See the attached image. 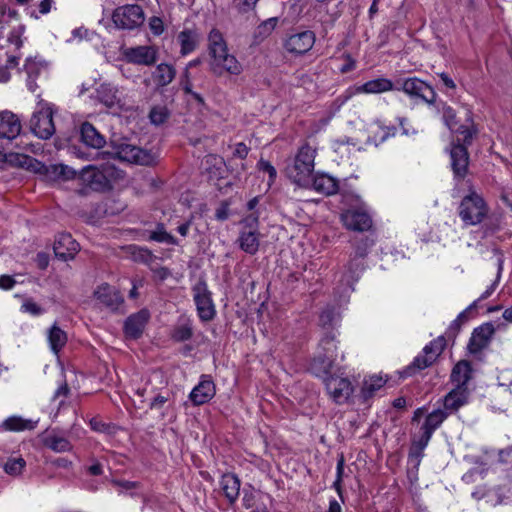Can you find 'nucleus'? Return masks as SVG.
Segmentation results:
<instances>
[{"label": "nucleus", "instance_id": "obj_63", "mask_svg": "<svg viewBox=\"0 0 512 512\" xmlns=\"http://www.w3.org/2000/svg\"><path fill=\"white\" fill-rule=\"evenodd\" d=\"M248 152H249V148L242 142L236 144V147H235V151H234V155L241 158V159H244L247 157L248 155Z\"/></svg>", "mask_w": 512, "mask_h": 512}, {"label": "nucleus", "instance_id": "obj_18", "mask_svg": "<svg viewBox=\"0 0 512 512\" xmlns=\"http://www.w3.org/2000/svg\"><path fill=\"white\" fill-rule=\"evenodd\" d=\"M150 313L147 309H142L137 313L130 315L124 324V332L126 337L131 339H138L148 323Z\"/></svg>", "mask_w": 512, "mask_h": 512}, {"label": "nucleus", "instance_id": "obj_60", "mask_svg": "<svg viewBox=\"0 0 512 512\" xmlns=\"http://www.w3.org/2000/svg\"><path fill=\"white\" fill-rule=\"evenodd\" d=\"M277 18H270L259 26L260 33L269 34L276 26Z\"/></svg>", "mask_w": 512, "mask_h": 512}, {"label": "nucleus", "instance_id": "obj_31", "mask_svg": "<svg viewBox=\"0 0 512 512\" xmlns=\"http://www.w3.org/2000/svg\"><path fill=\"white\" fill-rule=\"evenodd\" d=\"M176 76V69L174 66L161 63L156 66L152 73V79L157 87H165L169 85Z\"/></svg>", "mask_w": 512, "mask_h": 512}, {"label": "nucleus", "instance_id": "obj_1", "mask_svg": "<svg viewBox=\"0 0 512 512\" xmlns=\"http://www.w3.org/2000/svg\"><path fill=\"white\" fill-rule=\"evenodd\" d=\"M208 50L211 70L216 75H223L225 72L239 75L242 72V65L234 55L228 53L223 35L217 29H212L209 33Z\"/></svg>", "mask_w": 512, "mask_h": 512}, {"label": "nucleus", "instance_id": "obj_16", "mask_svg": "<svg viewBox=\"0 0 512 512\" xmlns=\"http://www.w3.org/2000/svg\"><path fill=\"white\" fill-rule=\"evenodd\" d=\"M215 393L216 387L211 377L202 375L199 383L190 392L189 399L194 405L200 406L209 402Z\"/></svg>", "mask_w": 512, "mask_h": 512}, {"label": "nucleus", "instance_id": "obj_49", "mask_svg": "<svg viewBox=\"0 0 512 512\" xmlns=\"http://www.w3.org/2000/svg\"><path fill=\"white\" fill-rule=\"evenodd\" d=\"M257 168L259 171L265 172L269 175L268 186L270 187L277 177V171L275 167L269 161L261 158L257 163Z\"/></svg>", "mask_w": 512, "mask_h": 512}, {"label": "nucleus", "instance_id": "obj_35", "mask_svg": "<svg viewBox=\"0 0 512 512\" xmlns=\"http://www.w3.org/2000/svg\"><path fill=\"white\" fill-rule=\"evenodd\" d=\"M27 72V86L31 92H35L37 88L36 78L45 71V65L36 59L28 58L25 63Z\"/></svg>", "mask_w": 512, "mask_h": 512}, {"label": "nucleus", "instance_id": "obj_25", "mask_svg": "<svg viewBox=\"0 0 512 512\" xmlns=\"http://www.w3.org/2000/svg\"><path fill=\"white\" fill-rule=\"evenodd\" d=\"M368 141L374 145H379L392 137L396 133L395 127L386 126L380 121L371 123L368 128Z\"/></svg>", "mask_w": 512, "mask_h": 512}, {"label": "nucleus", "instance_id": "obj_8", "mask_svg": "<svg viewBox=\"0 0 512 512\" xmlns=\"http://www.w3.org/2000/svg\"><path fill=\"white\" fill-rule=\"evenodd\" d=\"M192 293L199 318L204 322L212 320L216 314V310L206 282L202 280L198 281L193 286Z\"/></svg>", "mask_w": 512, "mask_h": 512}, {"label": "nucleus", "instance_id": "obj_23", "mask_svg": "<svg viewBox=\"0 0 512 512\" xmlns=\"http://www.w3.org/2000/svg\"><path fill=\"white\" fill-rule=\"evenodd\" d=\"M39 172L43 175L44 180L52 183L59 180H68L74 177L75 172L68 166L62 164H52L49 166L41 165Z\"/></svg>", "mask_w": 512, "mask_h": 512}, {"label": "nucleus", "instance_id": "obj_9", "mask_svg": "<svg viewBox=\"0 0 512 512\" xmlns=\"http://www.w3.org/2000/svg\"><path fill=\"white\" fill-rule=\"evenodd\" d=\"M112 20L117 28L131 30L143 24L144 12L139 5H124L114 10Z\"/></svg>", "mask_w": 512, "mask_h": 512}, {"label": "nucleus", "instance_id": "obj_7", "mask_svg": "<svg viewBox=\"0 0 512 512\" xmlns=\"http://www.w3.org/2000/svg\"><path fill=\"white\" fill-rule=\"evenodd\" d=\"M348 227L352 228V243L355 247V257L351 259L347 266L348 273L352 275L356 273L359 269H362V262L360 259H363L366 256L368 249L374 243V239L365 234V231H368L369 229H364L363 226ZM371 227L372 226H367V228Z\"/></svg>", "mask_w": 512, "mask_h": 512}, {"label": "nucleus", "instance_id": "obj_64", "mask_svg": "<svg viewBox=\"0 0 512 512\" xmlns=\"http://www.w3.org/2000/svg\"><path fill=\"white\" fill-rule=\"evenodd\" d=\"M36 263L40 269H46L49 264V258L45 253H38L36 256Z\"/></svg>", "mask_w": 512, "mask_h": 512}, {"label": "nucleus", "instance_id": "obj_28", "mask_svg": "<svg viewBox=\"0 0 512 512\" xmlns=\"http://www.w3.org/2000/svg\"><path fill=\"white\" fill-rule=\"evenodd\" d=\"M80 134L82 142L91 148L100 149L106 143L104 136L89 122H84L81 125Z\"/></svg>", "mask_w": 512, "mask_h": 512}, {"label": "nucleus", "instance_id": "obj_56", "mask_svg": "<svg viewBox=\"0 0 512 512\" xmlns=\"http://www.w3.org/2000/svg\"><path fill=\"white\" fill-rule=\"evenodd\" d=\"M150 268H151L155 278H157L160 281H164L171 275L170 270L166 267H153L151 265Z\"/></svg>", "mask_w": 512, "mask_h": 512}, {"label": "nucleus", "instance_id": "obj_33", "mask_svg": "<svg viewBox=\"0 0 512 512\" xmlns=\"http://www.w3.org/2000/svg\"><path fill=\"white\" fill-rule=\"evenodd\" d=\"M467 387H455L444 399V407L447 410L456 411L467 402Z\"/></svg>", "mask_w": 512, "mask_h": 512}, {"label": "nucleus", "instance_id": "obj_24", "mask_svg": "<svg viewBox=\"0 0 512 512\" xmlns=\"http://www.w3.org/2000/svg\"><path fill=\"white\" fill-rule=\"evenodd\" d=\"M452 169L456 177L463 178L467 173L469 156L463 145H454L451 149Z\"/></svg>", "mask_w": 512, "mask_h": 512}, {"label": "nucleus", "instance_id": "obj_42", "mask_svg": "<svg viewBox=\"0 0 512 512\" xmlns=\"http://www.w3.org/2000/svg\"><path fill=\"white\" fill-rule=\"evenodd\" d=\"M26 467V461L22 456H10L2 465L3 470L10 476H19Z\"/></svg>", "mask_w": 512, "mask_h": 512}, {"label": "nucleus", "instance_id": "obj_5", "mask_svg": "<svg viewBox=\"0 0 512 512\" xmlns=\"http://www.w3.org/2000/svg\"><path fill=\"white\" fill-rule=\"evenodd\" d=\"M488 213L487 205L475 191L465 196L459 206V215L467 224H480Z\"/></svg>", "mask_w": 512, "mask_h": 512}, {"label": "nucleus", "instance_id": "obj_17", "mask_svg": "<svg viewBox=\"0 0 512 512\" xmlns=\"http://www.w3.org/2000/svg\"><path fill=\"white\" fill-rule=\"evenodd\" d=\"M96 97L104 106L109 109H122V93L119 88L110 83H102L96 89Z\"/></svg>", "mask_w": 512, "mask_h": 512}, {"label": "nucleus", "instance_id": "obj_14", "mask_svg": "<svg viewBox=\"0 0 512 512\" xmlns=\"http://www.w3.org/2000/svg\"><path fill=\"white\" fill-rule=\"evenodd\" d=\"M494 333L495 328L492 323H484L475 328L468 343L469 352L477 354L485 349L489 345Z\"/></svg>", "mask_w": 512, "mask_h": 512}, {"label": "nucleus", "instance_id": "obj_53", "mask_svg": "<svg viewBox=\"0 0 512 512\" xmlns=\"http://www.w3.org/2000/svg\"><path fill=\"white\" fill-rule=\"evenodd\" d=\"M69 392H70V389H69L67 383L64 381L63 383H61L58 386V388L54 392L53 400L60 399L59 404H62L64 399L69 395Z\"/></svg>", "mask_w": 512, "mask_h": 512}, {"label": "nucleus", "instance_id": "obj_22", "mask_svg": "<svg viewBox=\"0 0 512 512\" xmlns=\"http://www.w3.org/2000/svg\"><path fill=\"white\" fill-rule=\"evenodd\" d=\"M341 218L344 224H369L373 221L369 207L364 204L346 210L342 213Z\"/></svg>", "mask_w": 512, "mask_h": 512}, {"label": "nucleus", "instance_id": "obj_27", "mask_svg": "<svg viewBox=\"0 0 512 512\" xmlns=\"http://www.w3.org/2000/svg\"><path fill=\"white\" fill-rule=\"evenodd\" d=\"M393 82L384 77L376 78L356 87L357 93L380 94L394 90Z\"/></svg>", "mask_w": 512, "mask_h": 512}, {"label": "nucleus", "instance_id": "obj_59", "mask_svg": "<svg viewBox=\"0 0 512 512\" xmlns=\"http://www.w3.org/2000/svg\"><path fill=\"white\" fill-rule=\"evenodd\" d=\"M498 285V280H495L481 295L480 297L477 299V301H475L473 304L470 305L469 309L471 308H474L476 307V303L478 301H483L485 299H487L488 297H490L492 295V293L495 291L496 287Z\"/></svg>", "mask_w": 512, "mask_h": 512}, {"label": "nucleus", "instance_id": "obj_29", "mask_svg": "<svg viewBox=\"0 0 512 512\" xmlns=\"http://www.w3.org/2000/svg\"><path fill=\"white\" fill-rule=\"evenodd\" d=\"M240 248L249 254H255L259 248V233L253 226H246L239 236Z\"/></svg>", "mask_w": 512, "mask_h": 512}, {"label": "nucleus", "instance_id": "obj_13", "mask_svg": "<svg viewBox=\"0 0 512 512\" xmlns=\"http://www.w3.org/2000/svg\"><path fill=\"white\" fill-rule=\"evenodd\" d=\"M94 298L99 305L113 312L118 311L124 302L119 291L107 283H103L95 289Z\"/></svg>", "mask_w": 512, "mask_h": 512}, {"label": "nucleus", "instance_id": "obj_2", "mask_svg": "<svg viewBox=\"0 0 512 512\" xmlns=\"http://www.w3.org/2000/svg\"><path fill=\"white\" fill-rule=\"evenodd\" d=\"M316 150L309 144H303L291 163L286 166L287 177L302 187H308L314 171Z\"/></svg>", "mask_w": 512, "mask_h": 512}, {"label": "nucleus", "instance_id": "obj_58", "mask_svg": "<svg viewBox=\"0 0 512 512\" xmlns=\"http://www.w3.org/2000/svg\"><path fill=\"white\" fill-rule=\"evenodd\" d=\"M21 29H14L10 32L8 36V41L13 44L17 49H19L22 46V40H21Z\"/></svg>", "mask_w": 512, "mask_h": 512}, {"label": "nucleus", "instance_id": "obj_19", "mask_svg": "<svg viewBox=\"0 0 512 512\" xmlns=\"http://www.w3.org/2000/svg\"><path fill=\"white\" fill-rule=\"evenodd\" d=\"M117 155L124 161L140 165H150L153 161L152 156L147 151L131 144H121Z\"/></svg>", "mask_w": 512, "mask_h": 512}, {"label": "nucleus", "instance_id": "obj_30", "mask_svg": "<svg viewBox=\"0 0 512 512\" xmlns=\"http://www.w3.org/2000/svg\"><path fill=\"white\" fill-rule=\"evenodd\" d=\"M220 487L230 503H234L240 493V480L234 474H224L220 480Z\"/></svg>", "mask_w": 512, "mask_h": 512}, {"label": "nucleus", "instance_id": "obj_48", "mask_svg": "<svg viewBox=\"0 0 512 512\" xmlns=\"http://www.w3.org/2000/svg\"><path fill=\"white\" fill-rule=\"evenodd\" d=\"M433 362L434 361L432 359H430V357L427 354H424V352H423L422 354H420L417 357H415L412 365L407 368L406 373L408 375H410L412 373L410 371H412V370H415V369H417V370L425 369V368L429 367L430 365H432Z\"/></svg>", "mask_w": 512, "mask_h": 512}, {"label": "nucleus", "instance_id": "obj_11", "mask_svg": "<svg viewBox=\"0 0 512 512\" xmlns=\"http://www.w3.org/2000/svg\"><path fill=\"white\" fill-rule=\"evenodd\" d=\"M330 398L337 404L347 402L354 391L351 381L341 375H330L324 379Z\"/></svg>", "mask_w": 512, "mask_h": 512}, {"label": "nucleus", "instance_id": "obj_37", "mask_svg": "<svg viewBox=\"0 0 512 512\" xmlns=\"http://www.w3.org/2000/svg\"><path fill=\"white\" fill-rule=\"evenodd\" d=\"M177 39L181 46L182 55H187L193 52L199 43L198 34L192 30H184L180 32Z\"/></svg>", "mask_w": 512, "mask_h": 512}, {"label": "nucleus", "instance_id": "obj_32", "mask_svg": "<svg viewBox=\"0 0 512 512\" xmlns=\"http://www.w3.org/2000/svg\"><path fill=\"white\" fill-rule=\"evenodd\" d=\"M472 368L470 362L466 360L459 361L452 369L451 381L456 387H466L471 379Z\"/></svg>", "mask_w": 512, "mask_h": 512}, {"label": "nucleus", "instance_id": "obj_62", "mask_svg": "<svg viewBox=\"0 0 512 512\" xmlns=\"http://www.w3.org/2000/svg\"><path fill=\"white\" fill-rule=\"evenodd\" d=\"M52 464L57 468L70 469L72 467V461L66 457L56 458Z\"/></svg>", "mask_w": 512, "mask_h": 512}, {"label": "nucleus", "instance_id": "obj_34", "mask_svg": "<svg viewBox=\"0 0 512 512\" xmlns=\"http://www.w3.org/2000/svg\"><path fill=\"white\" fill-rule=\"evenodd\" d=\"M47 339L53 353L58 354L66 345L68 337L66 332L55 323L48 330Z\"/></svg>", "mask_w": 512, "mask_h": 512}, {"label": "nucleus", "instance_id": "obj_10", "mask_svg": "<svg viewBox=\"0 0 512 512\" xmlns=\"http://www.w3.org/2000/svg\"><path fill=\"white\" fill-rule=\"evenodd\" d=\"M397 90H402L409 97L420 99L429 105L434 104L437 97L434 89L417 77L401 80V87Z\"/></svg>", "mask_w": 512, "mask_h": 512}, {"label": "nucleus", "instance_id": "obj_20", "mask_svg": "<svg viewBox=\"0 0 512 512\" xmlns=\"http://www.w3.org/2000/svg\"><path fill=\"white\" fill-rule=\"evenodd\" d=\"M20 119L10 111L0 113V139L13 140L21 132Z\"/></svg>", "mask_w": 512, "mask_h": 512}, {"label": "nucleus", "instance_id": "obj_46", "mask_svg": "<svg viewBox=\"0 0 512 512\" xmlns=\"http://www.w3.org/2000/svg\"><path fill=\"white\" fill-rule=\"evenodd\" d=\"M445 346V341L443 338H437L431 341L428 345L423 348L424 354H427L430 359L435 361L437 357L441 354Z\"/></svg>", "mask_w": 512, "mask_h": 512}, {"label": "nucleus", "instance_id": "obj_4", "mask_svg": "<svg viewBox=\"0 0 512 512\" xmlns=\"http://www.w3.org/2000/svg\"><path fill=\"white\" fill-rule=\"evenodd\" d=\"M337 344L334 336L326 335L319 344V350L310 364V370L316 376L326 375L336 357Z\"/></svg>", "mask_w": 512, "mask_h": 512}, {"label": "nucleus", "instance_id": "obj_3", "mask_svg": "<svg viewBox=\"0 0 512 512\" xmlns=\"http://www.w3.org/2000/svg\"><path fill=\"white\" fill-rule=\"evenodd\" d=\"M117 169L108 163L100 166H85L79 173V177L83 184L94 191H108L112 188V181L116 179Z\"/></svg>", "mask_w": 512, "mask_h": 512}, {"label": "nucleus", "instance_id": "obj_12", "mask_svg": "<svg viewBox=\"0 0 512 512\" xmlns=\"http://www.w3.org/2000/svg\"><path fill=\"white\" fill-rule=\"evenodd\" d=\"M314 43V32L307 30L288 36L284 42V47L291 54L302 55L310 51Z\"/></svg>", "mask_w": 512, "mask_h": 512}, {"label": "nucleus", "instance_id": "obj_26", "mask_svg": "<svg viewBox=\"0 0 512 512\" xmlns=\"http://www.w3.org/2000/svg\"><path fill=\"white\" fill-rule=\"evenodd\" d=\"M308 187H312L315 191L325 195H332L338 190V182L327 174L311 175V182Z\"/></svg>", "mask_w": 512, "mask_h": 512}, {"label": "nucleus", "instance_id": "obj_54", "mask_svg": "<svg viewBox=\"0 0 512 512\" xmlns=\"http://www.w3.org/2000/svg\"><path fill=\"white\" fill-rule=\"evenodd\" d=\"M149 27L154 35H160L164 31L163 21L158 17L150 19Z\"/></svg>", "mask_w": 512, "mask_h": 512}, {"label": "nucleus", "instance_id": "obj_50", "mask_svg": "<svg viewBox=\"0 0 512 512\" xmlns=\"http://www.w3.org/2000/svg\"><path fill=\"white\" fill-rule=\"evenodd\" d=\"M21 311L24 313H28L32 316H39L44 313V309L39 306L32 299H26L21 305Z\"/></svg>", "mask_w": 512, "mask_h": 512}, {"label": "nucleus", "instance_id": "obj_38", "mask_svg": "<svg viewBox=\"0 0 512 512\" xmlns=\"http://www.w3.org/2000/svg\"><path fill=\"white\" fill-rule=\"evenodd\" d=\"M193 335V326L190 319L181 318L172 331V338L175 341L183 342L189 340Z\"/></svg>", "mask_w": 512, "mask_h": 512}, {"label": "nucleus", "instance_id": "obj_40", "mask_svg": "<svg viewBox=\"0 0 512 512\" xmlns=\"http://www.w3.org/2000/svg\"><path fill=\"white\" fill-rule=\"evenodd\" d=\"M3 426L8 431L19 432L34 429L36 422L19 416H11L4 421Z\"/></svg>", "mask_w": 512, "mask_h": 512}, {"label": "nucleus", "instance_id": "obj_15", "mask_svg": "<svg viewBox=\"0 0 512 512\" xmlns=\"http://www.w3.org/2000/svg\"><path fill=\"white\" fill-rule=\"evenodd\" d=\"M124 57L129 63L151 66L157 60V49L153 46H136L124 50Z\"/></svg>", "mask_w": 512, "mask_h": 512}, {"label": "nucleus", "instance_id": "obj_6", "mask_svg": "<svg viewBox=\"0 0 512 512\" xmlns=\"http://www.w3.org/2000/svg\"><path fill=\"white\" fill-rule=\"evenodd\" d=\"M31 131L40 139H49L55 133L53 111L49 104L40 103L30 120Z\"/></svg>", "mask_w": 512, "mask_h": 512}, {"label": "nucleus", "instance_id": "obj_36", "mask_svg": "<svg viewBox=\"0 0 512 512\" xmlns=\"http://www.w3.org/2000/svg\"><path fill=\"white\" fill-rule=\"evenodd\" d=\"M124 251L130 259L135 262L143 263L151 266L155 260V256L146 248L138 247L136 245H128L124 247Z\"/></svg>", "mask_w": 512, "mask_h": 512}, {"label": "nucleus", "instance_id": "obj_21", "mask_svg": "<svg viewBox=\"0 0 512 512\" xmlns=\"http://www.w3.org/2000/svg\"><path fill=\"white\" fill-rule=\"evenodd\" d=\"M55 255L62 260L73 259L79 251V244L70 234H60L54 242Z\"/></svg>", "mask_w": 512, "mask_h": 512}, {"label": "nucleus", "instance_id": "obj_45", "mask_svg": "<svg viewBox=\"0 0 512 512\" xmlns=\"http://www.w3.org/2000/svg\"><path fill=\"white\" fill-rule=\"evenodd\" d=\"M169 117V111L164 105H157L152 107L149 112V119L152 124L160 125L164 123Z\"/></svg>", "mask_w": 512, "mask_h": 512}, {"label": "nucleus", "instance_id": "obj_52", "mask_svg": "<svg viewBox=\"0 0 512 512\" xmlns=\"http://www.w3.org/2000/svg\"><path fill=\"white\" fill-rule=\"evenodd\" d=\"M260 198L254 197L247 203V209L250 212L247 216V221L249 224L256 223L259 221L258 211H254L259 203Z\"/></svg>", "mask_w": 512, "mask_h": 512}, {"label": "nucleus", "instance_id": "obj_61", "mask_svg": "<svg viewBox=\"0 0 512 512\" xmlns=\"http://www.w3.org/2000/svg\"><path fill=\"white\" fill-rule=\"evenodd\" d=\"M229 209L226 203H222L216 210L215 217L217 221H225L228 218Z\"/></svg>", "mask_w": 512, "mask_h": 512}, {"label": "nucleus", "instance_id": "obj_47", "mask_svg": "<svg viewBox=\"0 0 512 512\" xmlns=\"http://www.w3.org/2000/svg\"><path fill=\"white\" fill-rule=\"evenodd\" d=\"M432 435L429 432L420 429V434L415 435L412 440L413 450L421 453L428 445Z\"/></svg>", "mask_w": 512, "mask_h": 512}, {"label": "nucleus", "instance_id": "obj_55", "mask_svg": "<svg viewBox=\"0 0 512 512\" xmlns=\"http://www.w3.org/2000/svg\"><path fill=\"white\" fill-rule=\"evenodd\" d=\"M16 283L17 281L10 275L4 274L0 276V289L2 290H11Z\"/></svg>", "mask_w": 512, "mask_h": 512}, {"label": "nucleus", "instance_id": "obj_43", "mask_svg": "<svg viewBox=\"0 0 512 512\" xmlns=\"http://www.w3.org/2000/svg\"><path fill=\"white\" fill-rule=\"evenodd\" d=\"M198 63L199 62L197 60H193L188 63V65L183 73V76L181 78L180 84H181L182 89L184 90L185 94L190 95L199 104H203L204 103L203 97L199 93L193 91V89H192V83H191V80L189 77V71H188V69L190 67L195 66Z\"/></svg>", "mask_w": 512, "mask_h": 512}, {"label": "nucleus", "instance_id": "obj_44", "mask_svg": "<svg viewBox=\"0 0 512 512\" xmlns=\"http://www.w3.org/2000/svg\"><path fill=\"white\" fill-rule=\"evenodd\" d=\"M45 445L51 450L61 453L68 452L72 449V445L68 439L59 436H50L45 440Z\"/></svg>", "mask_w": 512, "mask_h": 512}, {"label": "nucleus", "instance_id": "obj_51", "mask_svg": "<svg viewBox=\"0 0 512 512\" xmlns=\"http://www.w3.org/2000/svg\"><path fill=\"white\" fill-rule=\"evenodd\" d=\"M149 238L156 242L168 244H172L175 242L174 237L163 229H158L157 231L152 232Z\"/></svg>", "mask_w": 512, "mask_h": 512}, {"label": "nucleus", "instance_id": "obj_57", "mask_svg": "<svg viewBox=\"0 0 512 512\" xmlns=\"http://www.w3.org/2000/svg\"><path fill=\"white\" fill-rule=\"evenodd\" d=\"M169 401V395L159 394L153 398L149 407L151 409H161Z\"/></svg>", "mask_w": 512, "mask_h": 512}, {"label": "nucleus", "instance_id": "obj_41", "mask_svg": "<svg viewBox=\"0 0 512 512\" xmlns=\"http://www.w3.org/2000/svg\"><path fill=\"white\" fill-rule=\"evenodd\" d=\"M447 418V414L438 409L427 415L423 425L421 426V430L429 432V434L433 435L434 431L443 423V421Z\"/></svg>", "mask_w": 512, "mask_h": 512}, {"label": "nucleus", "instance_id": "obj_39", "mask_svg": "<svg viewBox=\"0 0 512 512\" xmlns=\"http://www.w3.org/2000/svg\"><path fill=\"white\" fill-rule=\"evenodd\" d=\"M386 383V379L378 375H372L365 378L361 389L362 397L367 400L372 397L376 391L381 389Z\"/></svg>", "mask_w": 512, "mask_h": 512}]
</instances>
